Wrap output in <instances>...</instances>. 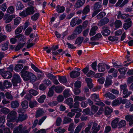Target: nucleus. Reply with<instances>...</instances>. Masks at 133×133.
<instances>
[{
  "label": "nucleus",
  "mask_w": 133,
  "mask_h": 133,
  "mask_svg": "<svg viewBox=\"0 0 133 133\" xmlns=\"http://www.w3.org/2000/svg\"><path fill=\"white\" fill-rule=\"evenodd\" d=\"M22 77L25 81L29 80L31 82L33 83L36 80V77L34 74L23 70L21 72Z\"/></svg>",
  "instance_id": "f257e3e1"
},
{
  "label": "nucleus",
  "mask_w": 133,
  "mask_h": 133,
  "mask_svg": "<svg viewBox=\"0 0 133 133\" xmlns=\"http://www.w3.org/2000/svg\"><path fill=\"white\" fill-rule=\"evenodd\" d=\"M35 12L34 7L32 6L28 7L25 9V11H23L19 13V16L22 17H24L33 14Z\"/></svg>",
  "instance_id": "f03ea898"
},
{
  "label": "nucleus",
  "mask_w": 133,
  "mask_h": 133,
  "mask_svg": "<svg viewBox=\"0 0 133 133\" xmlns=\"http://www.w3.org/2000/svg\"><path fill=\"white\" fill-rule=\"evenodd\" d=\"M16 114V112L12 111H11L10 113L7 116V122L6 123L7 125L9 127L12 129L14 127L12 124L11 122L13 121L14 119L12 118L13 117H15V116Z\"/></svg>",
  "instance_id": "7ed1b4c3"
},
{
  "label": "nucleus",
  "mask_w": 133,
  "mask_h": 133,
  "mask_svg": "<svg viewBox=\"0 0 133 133\" xmlns=\"http://www.w3.org/2000/svg\"><path fill=\"white\" fill-rule=\"evenodd\" d=\"M102 29V30L101 31V33L103 36H107L109 35L110 31L108 27L107 26H103Z\"/></svg>",
  "instance_id": "20e7f679"
},
{
  "label": "nucleus",
  "mask_w": 133,
  "mask_h": 133,
  "mask_svg": "<svg viewBox=\"0 0 133 133\" xmlns=\"http://www.w3.org/2000/svg\"><path fill=\"white\" fill-rule=\"evenodd\" d=\"M15 16L14 15H5L4 16L3 20L5 21V22L6 23H8L10 22L12 19L14 18Z\"/></svg>",
  "instance_id": "39448f33"
},
{
  "label": "nucleus",
  "mask_w": 133,
  "mask_h": 133,
  "mask_svg": "<svg viewBox=\"0 0 133 133\" xmlns=\"http://www.w3.org/2000/svg\"><path fill=\"white\" fill-rule=\"evenodd\" d=\"M109 21V20L108 18L105 17L98 22V25L100 26H103L108 23Z\"/></svg>",
  "instance_id": "423d86ee"
},
{
  "label": "nucleus",
  "mask_w": 133,
  "mask_h": 133,
  "mask_svg": "<svg viewBox=\"0 0 133 133\" xmlns=\"http://www.w3.org/2000/svg\"><path fill=\"white\" fill-rule=\"evenodd\" d=\"M21 79L20 76L18 74H16L14 76V80H12V82L13 85L16 86L17 85V83L20 82H21Z\"/></svg>",
  "instance_id": "0eeeda50"
},
{
  "label": "nucleus",
  "mask_w": 133,
  "mask_h": 133,
  "mask_svg": "<svg viewBox=\"0 0 133 133\" xmlns=\"http://www.w3.org/2000/svg\"><path fill=\"white\" fill-rule=\"evenodd\" d=\"M85 0H78L74 6L76 8H79L81 7L84 3Z\"/></svg>",
  "instance_id": "6e6552de"
},
{
  "label": "nucleus",
  "mask_w": 133,
  "mask_h": 133,
  "mask_svg": "<svg viewBox=\"0 0 133 133\" xmlns=\"http://www.w3.org/2000/svg\"><path fill=\"white\" fill-rule=\"evenodd\" d=\"M1 75L5 79H7L11 77L12 74L11 72L8 71H4L2 72Z\"/></svg>",
  "instance_id": "1a4fd4ad"
},
{
  "label": "nucleus",
  "mask_w": 133,
  "mask_h": 133,
  "mask_svg": "<svg viewBox=\"0 0 133 133\" xmlns=\"http://www.w3.org/2000/svg\"><path fill=\"white\" fill-rule=\"evenodd\" d=\"M80 74L79 72L76 71H72L70 74V77L72 78H75L77 77Z\"/></svg>",
  "instance_id": "9d476101"
},
{
  "label": "nucleus",
  "mask_w": 133,
  "mask_h": 133,
  "mask_svg": "<svg viewBox=\"0 0 133 133\" xmlns=\"http://www.w3.org/2000/svg\"><path fill=\"white\" fill-rule=\"evenodd\" d=\"M125 119L129 122V124L130 125L133 124V116L128 115L125 117Z\"/></svg>",
  "instance_id": "9b49d317"
},
{
  "label": "nucleus",
  "mask_w": 133,
  "mask_h": 133,
  "mask_svg": "<svg viewBox=\"0 0 133 133\" xmlns=\"http://www.w3.org/2000/svg\"><path fill=\"white\" fill-rule=\"evenodd\" d=\"M82 28V26L81 25H79L76 28L73 32L77 35L81 33Z\"/></svg>",
  "instance_id": "f8f14e48"
},
{
  "label": "nucleus",
  "mask_w": 133,
  "mask_h": 133,
  "mask_svg": "<svg viewBox=\"0 0 133 133\" xmlns=\"http://www.w3.org/2000/svg\"><path fill=\"white\" fill-rule=\"evenodd\" d=\"M106 64L102 63H99L98 65V69L99 71L102 72L104 71L105 70Z\"/></svg>",
  "instance_id": "ddd939ff"
},
{
  "label": "nucleus",
  "mask_w": 133,
  "mask_h": 133,
  "mask_svg": "<svg viewBox=\"0 0 133 133\" xmlns=\"http://www.w3.org/2000/svg\"><path fill=\"white\" fill-rule=\"evenodd\" d=\"M98 28V27L97 26H93L91 29L89 34L91 36L95 34L96 33V31L97 30Z\"/></svg>",
  "instance_id": "4468645a"
},
{
  "label": "nucleus",
  "mask_w": 133,
  "mask_h": 133,
  "mask_svg": "<svg viewBox=\"0 0 133 133\" xmlns=\"http://www.w3.org/2000/svg\"><path fill=\"white\" fill-rule=\"evenodd\" d=\"M102 4L99 2H96L93 6L94 9V10H101L99 8L102 7Z\"/></svg>",
  "instance_id": "2eb2a0df"
},
{
  "label": "nucleus",
  "mask_w": 133,
  "mask_h": 133,
  "mask_svg": "<svg viewBox=\"0 0 133 133\" xmlns=\"http://www.w3.org/2000/svg\"><path fill=\"white\" fill-rule=\"evenodd\" d=\"M56 10L58 13L63 12L65 10V8L62 6L58 5L56 6Z\"/></svg>",
  "instance_id": "dca6fc26"
},
{
  "label": "nucleus",
  "mask_w": 133,
  "mask_h": 133,
  "mask_svg": "<svg viewBox=\"0 0 133 133\" xmlns=\"http://www.w3.org/2000/svg\"><path fill=\"white\" fill-rule=\"evenodd\" d=\"M16 9L18 10H21L24 8V6L22 3L20 1L17 2L15 5Z\"/></svg>",
  "instance_id": "f3484780"
},
{
  "label": "nucleus",
  "mask_w": 133,
  "mask_h": 133,
  "mask_svg": "<svg viewBox=\"0 0 133 133\" xmlns=\"http://www.w3.org/2000/svg\"><path fill=\"white\" fill-rule=\"evenodd\" d=\"M114 24L116 28H118L122 26V23L120 20H117L115 22Z\"/></svg>",
  "instance_id": "a211bd4d"
},
{
  "label": "nucleus",
  "mask_w": 133,
  "mask_h": 133,
  "mask_svg": "<svg viewBox=\"0 0 133 133\" xmlns=\"http://www.w3.org/2000/svg\"><path fill=\"white\" fill-rule=\"evenodd\" d=\"M112 77L111 76H109V77H108L106 79L105 83L104 84L105 86H108L109 85H111L112 84V81L109 79L111 78Z\"/></svg>",
  "instance_id": "6ab92c4d"
},
{
  "label": "nucleus",
  "mask_w": 133,
  "mask_h": 133,
  "mask_svg": "<svg viewBox=\"0 0 133 133\" xmlns=\"http://www.w3.org/2000/svg\"><path fill=\"white\" fill-rule=\"evenodd\" d=\"M90 11V6L89 5H87L83 9L82 12V14L85 15L88 13Z\"/></svg>",
  "instance_id": "aec40b11"
},
{
  "label": "nucleus",
  "mask_w": 133,
  "mask_h": 133,
  "mask_svg": "<svg viewBox=\"0 0 133 133\" xmlns=\"http://www.w3.org/2000/svg\"><path fill=\"white\" fill-rule=\"evenodd\" d=\"M15 38H16L19 39L20 41H24L25 40V38L23 35L22 34H20L15 36Z\"/></svg>",
  "instance_id": "412c9836"
},
{
  "label": "nucleus",
  "mask_w": 133,
  "mask_h": 133,
  "mask_svg": "<svg viewBox=\"0 0 133 133\" xmlns=\"http://www.w3.org/2000/svg\"><path fill=\"white\" fill-rule=\"evenodd\" d=\"M85 81L89 88L90 89L93 86V85L92 83V79L90 78H87L85 79Z\"/></svg>",
  "instance_id": "4be33fe9"
},
{
  "label": "nucleus",
  "mask_w": 133,
  "mask_h": 133,
  "mask_svg": "<svg viewBox=\"0 0 133 133\" xmlns=\"http://www.w3.org/2000/svg\"><path fill=\"white\" fill-rule=\"evenodd\" d=\"M84 39L82 37H79L77 38L75 41V44L79 45L82 43Z\"/></svg>",
  "instance_id": "5701e85b"
},
{
  "label": "nucleus",
  "mask_w": 133,
  "mask_h": 133,
  "mask_svg": "<svg viewBox=\"0 0 133 133\" xmlns=\"http://www.w3.org/2000/svg\"><path fill=\"white\" fill-rule=\"evenodd\" d=\"M119 121V118H117L112 121L111 123V125L113 128H115L116 127Z\"/></svg>",
  "instance_id": "b1692460"
},
{
  "label": "nucleus",
  "mask_w": 133,
  "mask_h": 133,
  "mask_svg": "<svg viewBox=\"0 0 133 133\" xmlns=\"http://www.w3.org/2000/svg\"><path fill=\"white\" fill-rule=\"evenodd\" d=\"M73 102V99L71 98H69L65 101V102L70 106V108H71L72 104Z\"/></svg>",
  "instance_id": "393cba45"
},
{
  "label": "nucleus",
  "mask_w": 133,
  "mask_h": 133,
  "mask_svg": "<svg viewBox=\"0 0 133 133\" xmlns=\"http://www.w3.org/2000/svg\"><path fill=\"white\" fill-rule=\"evenodd\" d=\"M11 83L8 80H5L3 83V87L4 88H7L11 87Z\"/></svg>",
  "instance_id": "a878e982"
},
{
  "label": "nucleus",
  "mask_w": 133,
  "mask_h": 133,
  "mask_svg": "<svg viewBox=\"0 0 133 133\" xmlns=\"http://www.w3.org/2000/svg\"><path fill=\"white\" fill-rule=\"evenodd\" d=\"M71 94V93L69 89H66L64 92V95L65 98L70 96Z\"/></svg>",
  "instance_id": "bb28decb"
},
{
  "label": "nucleus",
  "mask_w": 133,
  "mask_h": 133,
  "mask_svg": "<svg viewBox=\"0 0 133 133\" xmlns=\"http://www.w3.org/2000/svg\"><path fill=\"white\" fill-rule=\"evenodd\" d=\"M102 36L101 34H96L94 36L92 37L91 39L92 41L97 40L101 38Z\"/></svg>",
  "instance_id": "cd10ccee"
},
{
  "label": "nucleus",
  "mask_w": 133,
  "mask_h": 133,
  "mask_svg": "<svg viewBox=\"0 0 133 133\" xmlns=\"http://www.w3.org/2000/svg\"><path fill=\"white\" fill-rule=\"evenodd\" d=\"M25 44V43H19L16 46L15 50H19L22 49L23 47Z\"/></svg>",
  "instance_id": "c85d7f7f"
},
{
  "label": "nucleus",
  "mask_w": 133,
  "mask_h": 133,
  "mask_svg": "<svg viewBox=\"0 0 133 133\" xmlns=\"http://www.w3.org/2000/svg\"><path fill=\"white\" fill-rule=\"evenodd\" d=\"M96 124H94L93 127L92 129L93 130L92 133H97V131L99 130L100 128V126H98L97 127H96Z\"/></svg>",
  "instance_id": "c756f323"
},
{
  "label": "nucleus",
  "mask_w": 133,
  "mask_h": 133,
  "mask_svg": "<svg viewBox=\"0 0 133 133\" xmlns=\"http://www.w3.org/2000/svg\"><path fill=\"white\" fill-rule=\"evenodd\" d=\"M106 13L105 12L102 11L97 16V18L98 19L102 18L105 15Z\"/></svg>",
  "instance_id": "7c9ffc66"
},
{
  "label": "nucleus",
  "mask_w": 133,
  "mask_h": 133,
  "mask_svg": "<svg viewBox=\"0 0 133 133\" xmlns=\"http://www.w3.org/2000/svg\"><path fill=\"white\" fill-rule=\"evenodd\" d=\"M113 111L112 109L107 107L105 108V114L106 115L110 114Z\"/></svg>",
  "instance_id": "2f4dec72"
},
{
  "label": "nucleus",
  "mask_w": 133,
  "mask_h": 133,
  "mask_svg": "<svg viewBox=\"0 0 133 133\" xmlns=\"http://www.w3.org/2000/svg\"><path fill=\"white\" fill-rule=\"evenodd\" d=\"M9 42L6 41L5 43L2 44V50H7L9 48Z\"/></svg>",
  "instance_id": "473e14b6"
},
{
  "label": "nucleus",
  "mask_w": 133,
  "mask_h": 133,
  "mask_svg": "<svg viewBox=\"0 0 133 133\" xmlns=\"http://www.w3.org/2000/svg\"><path fill=\"white\" fill-rule=\"evenodd\" d=\"M105 96L107 98H108L111 99H113L116 98L115 96L110 92H108L105 95Z\"/></svg>",
  "instance_id": "72a5a7b5"
},
{
  "label": "nucleus",
  "mask_w": 133,
  "mask_h": 133,
  "mask_svg": "<svg viewBox=\"0 0 133 133\" xmlns=\"http://www.w3.org/2000/svg\"><path fill=\"white\" fill-rule=\"evenodd\" d=\"M84 125V123H81L77 127L75 130L74 133H78L81 130L82 127Z\"/></svg>",
  "instance_id": "f704fd0d"
},
{
  "label": "nucleus",
  "mask_w": 133,
  "mask_h": 133,
  "mask_svg": "<svg viewBox=\"0 0 133 133\" xmlns=\"http://www.w3.org/2000/svg\"><path fill=\"white\" fill-rule=\"evenodd\" d=\"M58 80L61 83H65L67 80L65 76L59 77L58 78Z\"/></svg>",
  "instance_id": "c9c22d12"
},
{
  "label": "nucleus",
  "mask_w": 133,
  "mask_h": 133,
  "mask_svg": "<svg viewBox=\"0 0 133 133\" xmlns=\"http://www.w3.org/2000/svg\"><path fill=\"white\" fill-rule=\"evenodd\" d=\"M23 27L22 26H20L18 27L15 30V34L16 35L19 34L21 33L23 30Z\"/></svg>",
  "instance_id": "e433bc0d"
},
{
  "label": "nucleus",
  "mask_w": 133,
  "mask_h": 133,
  "mask_svg": "<svg viewBox=\"0 0 133 133\" xmlns=\"http://www.w3.org/2000/svg\"><path fill=\"white\" fill-rule=\"evenodd\" d=\"M39 16V13H37L33 15L31 17V19L32 21H36L38 18Z\"/></svg>",
  "instance_id": "4c0bfd02"
},
{
  "label": "nucleus",
  "mask_w": 133,
  "mask_h": 133,
  "mask_svg": "<svg viewBox=\"0 0 133 133\" xmlns=\"http://www.w3.org/2000/svg\"><path fill=\"white\" fill-rule=\"evenodd\" d=\"M85 99L84 97H82L78 96H75L74 97V101L76 102L77 101H81L84 100Z\"/></svg>",
  "instance_id": "58836bf2"
},
{
  "label": "nucleus",
  "mask_w": 133,
  "mask_h": 133,
  "mask_svg": "<svg viewBox=\"0 0 133 133\" xmlns=\"http://www.w3.org/2000/svg\"><path fill=\"white\" fill-rule=\"evenodd\" d=\"M91 97L92 99L94 100L95 101L98 102V101L99 100L98 95L95 94H92L91 96Z\"/></svg>",
  "instance_id": "ea45409f"
},
{
  "label": "nucleus",
  "mask_w": 133,
  "mask_h": 133,
  "mask_svg": "<svg viewBox=\"0 0 133 133\" xmlns=\"http://www.w3.org/2000/svg\"><path fill=\"white\" fill-rule=\"evenodd\" d=\"M54 87L52 86L49 89V90L48 92L47 95L49 97L52 96L54 94Z\"/></svg>",
  "instance_id": "a19ab883"
},
{
  "label": "nucleus",
  "mask_w": 133,
  "mask_h": 133,
  "mask_svg": "<svg viewBox=\"0 0 133 133\" xmlns=\"http://www.w3.org/2000/svg\"><path fill=\"white\" fill-rule=\"evenodd\" d=\"M7 12L9 13L12 14L14 12V9L13 6H10L6 10Z\"/></svg>",
  "instance_id": "79ce46f5"
},
{
  "label": "nucleus",
  "mask_w": 133,
  "mask_h": 133,
  "mask_svg": "<svg viewBox=\"0 0 133 133\" xmlns=\"http://www.w3.org/2000/svg\"><path fill=\"white\" fill-rule=\"evenodd\" d=\"M76 17L74 18L71 21L70 23V25L72 27H74L77 24Z\"/></svg>",
  "instance_id": "37998d69"
},
{
  "label": "nucleus",
  "mask_w": 133,
  "mask_h": 133,
  "mask_svg": "<svg viewBox=\"0 0 133 133\" xmlns=\"http://www.w3.org/2000/svg\"><path fill=\"white\" fill-rule=\"evenodd\" d=\"M23 66L21 64H18L16 65L15 68V71L18 72L20 70L23 68Z\"/></svg>",
  "instance_id": "c03bdc74"
},
{
  "label": "nucleus",
  "mask_w": 133,
  "mask_h": 133,
  "mask_svg": "<svg viewBox=\"0 0 133 133\" xmlns=\"http://www.w3.org/2000/svg\"><path fill=\"white\" fill-rule=\"evenodd\" d=\"M131 25L132 24L130 23L125 22L123 24V27L125 29L127 30L131 27Z\"/></svg>",
  "instance_id": "a18cd8bd"
},
{
  "label": "nucleus",
  "mask_w": 133,
  "mask_h": 133,
  "mask_svg": "<svg viewBox=\"0 0 133 133\" xmlns=\"http://www.w3.org/2000/svg\"><path fill=\"white\" fill-rule=\"evenodd\" d=\"M19 103L16 101H13L11 103V107L14 108H16L19 106Z\"/></svg>",
  "instance_id": "49530a36"
},
{
  "label": "nucleus",
  "mask_w": 133,
  "mask_h": 133,
  "mask_svg": "<svg viewBox=\"0 0 133 133\" xmlns=\"http://www.w3.org/2000/svg\"><path fill=\"white\" fill-rule=\"evenodd\" d=\"M7 38L6 36L3 35L2 33H0V43L5 41Z\"/></svg>",
  "instance_id": "de8ad7c7"
},
{
  "label": "nucleus",
  "mask_w": 133,
  "mask_h": 133,
  "mask_svg": "<svg viewBox=\"0 0 133 133\" xmlns=\"http://www.w3.org/2000/svg\"><path fill=\"white\" fill-rule=\"evenodd\" d=\"M21 105L23 109H26L28 107V102L26 101H23Z\"/></svg>",
  "instance_id": "09e8293b"
},
{
  "label": "nucleus",
  "mask_w": 133,
  "mask_h": 133,
  "mask_svg": "<svg viewBox=\"0 0 133 133\" xmlns=\"http://www.w3.org/2000/svg\"><path fill=\"white\" fill-rule=\"evenodd\" d=\"M6 5V3H4L1 5H0V9L3 11H5L7 9Z\"/></svg>",
  "instance_id": "8fccbe9b"
},
{
  "label": "nucleus",
  "mask_w": 133,
  "mask_h": 133,
  "mask_svg": "<svg viewBox=\"0 0 133 133\" xmlns=\"http://www.w3.org/2000/svg\"><path fill=\"white\" fill-rule=\"evenodd\" d=\"M123 94L125 95L123 97H128L131 94V92H128V90L127 89L123 91Z\"/></svg>",
  "instance_id": "3c124183"
},
{
  "label": "nucleus",
  "mask_w": 133,
  "mask_h": 133,
  "mask_svg": "<svg viewBox=\"0 0 133 133\" xmlns=\"http://www.w3.org/2000/svg\"><path fill=\"white\" fill-rule=\"evenodd\" d=\"M118 39V37L113 36H110L108 37V39L111 41H116Z\"/></svg>",
  "instance_id": "603ef678"
},
{
  "label": "nucleus",
  "mask_w": 133,
  "mask_h": 133,
  "mask_svg": "<svg viewBox=\"0 0 133 133\" xmlns=\"http://www.w3.org/2000/svg\"><path fill=\"white\" fill-rule=\"evenodd\" d=\"M77 37V35L73 32V34L68 36L67 39L69 40H72L76 38Z\"/></svg>",
  "instance_id": "864d4df0"
},
{
  "label": "nucleus",
  "mask_w": 133,
  "mask_h": 133,
  "mask_svg": "<svg viewBox=\"0 0 133 133\" xmlns=\"http://www.w3.org/2000/svg\"><path fill=\"white\" fill-rule=\"evenodd\" d=\"M126 125L125 121L124 120H121L118 123V125L119 128H122L124 127Z\"/></svg>",
  "instance_id": "5fc2aeb1"
},
{
  "label": "nucleus",
  "mask_w": 133,
  "mask_h": 133,
  "mask_svg": "<svg viewBox=\"0 0 133 133\" xmlns=\"http://www.w3.org/2000/svg\"><path fill=\"white\" fill-rule=\"evenodd\" d=\"M46 98V96L45 95H42L40 96L38 99V102L40 103H43Z\"/></svg>",
  "instance_id": "6e6d98bb"
},
{
  "label": "nucleus",
  "mask_w": 133,
  "mask_h": 133,
  "mask_svg": "<svg viewBox=\"0 0 133 133\" xmlns=\"http://www.w3.org/2000/svg\"><path fill=\"white\" fill-rule=\"evenodd\" d=\"M63 51V50H53L52 53L54 55H56L58 53L62 55L64 54Z\"/></svg>",
  "instance_id": "4d7b16f0"
},
{
  "label": "nucleus",
  "mask_w": 133,
  "mask_h": 133,
  "mask_svg": "<svg viewBox=\"0 0 133 133\" xmlns=\"http://www.w3.org/2000/svg\"><path fill=\"white\" fill-rule=\"evenodd\" d=\"M37 105V102L36 101H30L29 104V105L31 108L35 107Z\"/></svg>",
  "instance_id": "13d9d810"
},
{
  "label": "nucleus",
  "mask_w": 133,
  "mask_h": 133,
  "mask_svg": "<svg viewBox=\"0 0 133 133\" xmlns=\"http://www.w3.org/2000/svg\"><path fill=\"white\" fill-rule=\"evenodd\" d=\"M54 89L55 91L57 93H60L62 91V88L61 87L57 86L55 87V86Z\"/></svg>",
  "instance_id": "bf43d9fd"
},
{
  "label": "nucleus",
  "mask_w": 133,
  "mask_h": 133,
  "mask_svg": "<svg viewBox=\"0 0 133 133\" xmlns=\"http://www.w3.org/2000/svg\"><path fill=\"white\" fill-rule=\"evenodd\" d=\"M98 107L95 105H93L91 107V109L92 112L93 114H95L97 111L98 109Z\"/></svg>",
  "instance_id": "052dcab7"
},
{
  "label": "nucleus",
  "mask_w": 133,
  "mask_h": 133,
  "mask_svg": "<svg viewBox=\"0 0 133 133\" xmlns=\"http://www.w3.org/2000/svg\"><path fill=\"white\" fill-rule=\"evenodd\" d=\"M21 20V18L20 17H17L14 19V24L15 25H17L20 22Z\"/></svg>",
  "instance_id": "680f3d73"
},
{
  "label": "nucleus",
  "mask_w": 133,
  "mask_h": 133,
  "mask_svg": "<svg viewBox=\"0 0 133 133\" xmlns=\"http://www.w3.org/2000/svg\"><path fill=\"white\" fill-rule=\"evenodd\" d=\"M65 131V130L63 129H61L59 128L55 130V131L57 132V133H63Z\"/></svg>",
  "instance_id": "e2e57ef3"
},
{
  "label": "nucleus",
  "mask_w": 133,
  "mask_h": 133,
  "mask_svg": "<svg viewBox=\"0 0 133 133\" xmlns=\"http://www.w3.org/2000/svg\"><path fill=\"white\" fill-rule=\"evenodd\" d=\"M43 113L44 111L42 109H40L38 110L37 112L36 116L37 117H38L41 115L43 114Z\"/></svg>",
  "instance_id": "0e129e2a"
},
{
  "label": "nucleus",
  "mask_w": 133,
  "mask_h": 133,
  "mask_svg": "<svg viewBox=\"0 0 133 133\" xmlns=\"http://www.w3.org/2000/svg\"><path fill=\"white\" fill-rule=\"evenodd\" d=\"M72 120H72L71 119L66 117H65L63 121L64 124H66L68 122H70Z\"/></svg>",
  "instance_id": "69168bd1"
},
{
  "label": "nucleus",
  "mask_w": 133,
  "mask_h": 133,
  "mask_svg": "<svg viewBox=\"0 0 133 133\" xmlns=\"http://www.w3.org/2000/svg\"><path fill=\"white\" fill-rule=\"evenodd\" d=\"M31 68L36 72H41V71L37 68L36 67L34 64H31Z\"/></svg>",
  "instance_id": "338daca9"
},
{
  "label": "nucleus",
  "mask_w": 133,
  "mask_h": 133,
  "mask_svg": "<svg viewBox=\"0 0 133 133\" xmlns=\"http://www.w3.org/2000/svg\"><path fill=\"white\" fill-rule=\"evenodd\" d=\"M16 38L14 37L10 38V43L13 44H15L17 42V40L16 39Z\"/></svg>",
  "instance_id": "774afa93"
}]
</instances>
